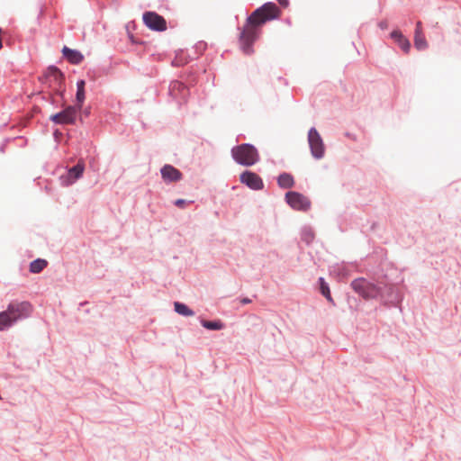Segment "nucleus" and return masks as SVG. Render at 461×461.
Wrapping results in <instances>:
<instances>
[{
	"instance_id": "nucleus-1",
	"label": "nucleus",
	"mask_w": 461,
	"mask_h": 461,
	"mask_svg": "<svg viewBox=\"0 0 461 461\" xmlns=\"http://www.w3.org/2000/svg\"><path fill=\"white\" fill-rule=\"evenodd\" d=\"M280 9L276 4L268 2L256 9L247 19L240 33V41L244 53H252V44L260 32V27L267 21L279 18Z\"/></svg>"
},
{
	"instance_id": "nucleus-2",
	"label": "nucleus",
	"mask_w": 461,
	"mask_h": 461,
	"mask_svg": "<svg viewBox=\"0 0 461 461\" xmlns=\"http://www.w3.org/2000/svg\"><path fill=\"white\" fill-rule=\"evenodd\" d=\"M32 312V305L28 302L12 303L7 309L0 312V330L11 327L19 320L27 318Z\"/></svg>"
},
{
	"instance_id": "nucleus-3",
	"label": "nucleus",
	"mask_w": 461,
	"mask_h": 461,
	"mask_svg": "<svg viewBox=\"0 0 461 461\" xmlns=\"http://www.w3.org/2000/svg\"><path fill=\"white\" fill-rule=\"evenodd\" d=\"M231 156L237 163L246 167L256 164L259 159L257 149L249 143L232 148Z\"/></svg>"
},
{
	"instance_id": "nucleus-4",
	"label": "nucleus",
	"mask_w": 461,
	"mask_h": 461,
	"mask_svg": "<svg viewBox=\"0 0 461 461\" xmlns=\"http://www.w3.org/2000/svg\"><path fill=\"white\" fill-rule=\"evenodd\" d=\"M352 289L364 299H374L380 294V288L365 278H357L351 282Z\"/></svg>"
},
{
	"instance_id": "nucleus-5",
	"label": "nucleus",
	"mask_w": 461,
	"mask_h": 461,
	"mask_svg": "<svg viewBox=\"0 0 461 461\" xmlns=\"http://www.w3.org/2000/svg\"><path fill=\"white\" fill-rule=\"evenodd\" d=\"M308 142L312 155L315 158H321L324 155V144L321 135L315 128L310 129L308 132Z\"/></svg>"
},
{
	"instance_id": "nucleus-6",
	"label": "nucleus",
	"mask_w": 461,
	"mask_h": 461,
	"mask_svg": "<svg viewBox=\"0 0 461 461\" xmlns=\"http://www.w3.org/2000/svg\"><path fill=\"white\" fill-rule=\"evenodd\" d=\"M145 25L153 31L163 32L167 30V22L155 12H146L142 16Z\"/></svg>"
},
{
	"instance_id": "nucleus-7",
	"label": "nucleus",
	"mask_w": 461,
	"mask_h": 461,
	"mask_svg": "<svg viewBox=\"0 0 461 461\" xmlns=\"http://www.w3.org/2000/svg\"><path fill=\"white\" fill-rule=\"evenodd\" d=\"M288 204L294 210L307 211L311 206L310 200L297 192H288L285 194Z\"/></svg>"
},
{
	"instance_id": "nucleus-8",
	"label": "nucleus",
	"mask_w": 461,
	"mask_h": 461,
	"mask_svg": "<svg viewBox=\"0 0 461 461\" xmlns=\"http://www.w3.org/2000/svg\"><path fill=\"white\" fill-rule=\"evenodd\" d=\"M77 106H68L65 110L50 116V120L59 124H73L78 113Z\"/></svg>"
},
{
	"instance_id": "nucleus-9",
	"label": "nucleus",
	"mask_w": 461,
	"mask_h": 461,
	"mask_svg": "<svg viewBox=\"0 0 461 461\" xmlns=\"http://www.w3.org/2000/svg\"><path fill=\"white\" fill-rule=\"evenodd\" d=\"M240 182L254 190H260L263 188V181L258 175L254 172L246 171L240 175Z\"/></svg>"
},
{
	"instance_id": "nucleus-10",
	"label": "nucleus",
	"mask_w": 461,
	"mask_h": 461,
	"mask_svg": "<svg viewBox=\"0 0 461 461\" xmlns=\"http://www.w3.org/2000/svg\"><path fill=\"white\" fill-rule=\"evenodd\" d=\"M160 172L162 179L166 183L177 182L182 178V173L171 165H165Z\"/></svg>"
},
{
	"instance_id": "nucleus-11",
	"label": "nucleus",
	"mask_w": 461,
	"mask_h": 461,
	"mask_svg": "<svg viewBox=\"0 0 461 461\" xmlns=\"http://www.w3.org/2000/svg\"><path fill=\"white\" fill-rule=\"evenodd\" d=\"M85 170V164L83 161H78V163L71 167L68 172L66 179L64 180V185H69L73 184L76 180L80 178L84 173Z\"/></svg>"
},
{
	"instance_id": "nucleus-12",
	"label": "nucleus",
	"mask_w": 461,
	"mask_h": 461,
	"mask_svg": "<svg viewBox=\"0 0 461 461\" xmlns=\"http://www.w3.org/2000/svg\"><path fill=\"white\" fill-rule=\"evenodd\" d=\"M169 92L174 98L185 100L188 94V89L183 83L174 81L170 84Z\"/></svg>"
},
{
	"instance_id": "nucleus-13",
	"label": "nucleus",
	"mask_w": 461,
	"mask_h": 461,
	"mask_svg": "<svg viewBox=\"0 0 461 461\" xmlns=\"http://www.w3.org/2000/svg\"><path fill=\"white\" fill-rule=\"evenodd\" d=\"M414 45L415 48L419 50H425L428 47V42L425 39L423 31H422V23L420 21L417 22L415 33H414Z\"/></svg>"
},
{
	"instance_id": "nucleus-14",
	"label": "nucleus",
	"mask_w": 461,
	"mask_h": 461,
	"mask_svg": "<svg viewBox=\"0 0 461 461\" xmlns=\"http://www.w3.org/2000/svg\"><path fill=\"white\" fill-rule=\"evenodd\" d=\"M46 78L50 84H53L55 86H61L64 76L61 71L56 67H50L46 71Z\"/></svg>"
},
{
	"instance_id": "nucleus-15",
	"label": "nucleus",
	"mask_w": 461,
	"mask_h": 461,
	"mask_svg": "<svg viewBox=\"0 0 461 461\" xmlns=\"http://www.w3.org/2000/svg\"><path fill=\"white\" fill-rule=\"evenodd\" d=\"M391 37L405 53H408L410 51V41L406 37H404L400 31L395 30L392 32Z\"/></svg>"
},
{
	"instance_id": "nucleus-16",
	"label": "nucleus",
	"mask_w": 461,
	"mask_h": 461,
	"mask_svg": "<svg viewBox=\"0 0 461 461\" xmlns=\"http://www.w3.org/2000/svg\"><path fill=\"white\" fill-rule=\"evenodd\" d=\"M62 54L71 64H79L84 59V56L81 52L69 49L67 46L62 49Z\"/></svg>"
},
{
	"instance_id": "nucleus-17",
	"label": "nucleus",
	"mask_w": 461,
	"mask_h": 461,
	"mask_svg": "<svg viewBox=\"0 0 461 461\" xmlns=\"http://www.w3.org/2000/svg\"><path fill=\"white\" fill-rule=\"evenodd\" d=\"M277 183L282 188H291L294 185V177L290 174L284 173L278 176Z\"/></svg>"
},
{
	"instance_id": "nucleus-18",
	"label": "nucleus",
	"mask_w": 461,
	"mask_h": 461,
	"mask_svg": "<svg viewBox=\"0 0 461 461\" xmlns=\"http://www.w3.org/2000/svg\"><path fill=\"white\" fill-rule=\"evenodd\" d=\"M47 261L45 259H35L30 264V271L32 273H40L47 267Z\"/></svg>"
},
{
	"instance_id": "nucleus-19",
	"label": "nucleus",
	"mask_w": 461,
	"mask_h": 461,
	"mask_svg": "<svg viewBox=\"0 0 461 461\" xmlns=\"http://www.w3.org/2000/svg\"><path fill=\"white\" fill-rule=\"evenodd\" d=\"M174 307H175V311L180 315H183V316L194 315V312L191 309H189L188 306H186L185 304H184L182 303L176 302L174 303Z\"/></svg>"
},
{
	"instance_id": "nucleus-20",
	"label": "nucleus",
	"mask_w": 461,
	"mask_h": 461,
	"mask_svg": "<svg viewBox=\"0 0 461 461\" xmlns=\"http://www.w3.org/2000/svg\"><path fill=\"white\" fill-rule=\"evenodd\" d=\"M203 327L211 330H220L224 328V324L221 321H201Z\"/></svg>"
},
{
	"instance_id": "nucleus-21",
	"label": "nucleus",
	"mask_w": 461,
	"mask_h": 461,
	"mask_svg": "<svg viewBox=\"0 0 461 461\" xmlns=\"http://www.w3.org/2000/svg\"><path fill=\"white\" fill-rule=\"evenodd\" d=\"M320 284H321V292L322 295L325 296L329 301H332L329 285L325 283V281L322 277L320 278Z\"/></svg>"
},
{
	"instance_id": "nucleus-22",
	"label": "nucleus",
	"mask_w": 461,
	"mask_h": 461,
	"mask_svg": "<svg viewBox=\"0 0 461 461\" xmlns=\"http://www.w3.org/2000/svg\"><path fill=\"white\" fill-rule=\"evenodd\" d=\"M85 90H80V89H77V95H76V100H77V107L78 110H81L82 108V105H83V103L85 101Z\"/></svg>"
},
{
	"instance_id": "nucleus-23",
	"label": "nucleus",
	"mask_w": 461,
	"mask_h": 461,
	"mask_svg": "<svg viewBox=\"0 0 461 461\" xmlns=\"http://www.w3.org/2000/svg\"><path fill=\"white\" fill-rule=\"evenodd\" d=\"M187 202L184 199H177L176 202H175V204L177 206V207H180V208H184L185 205H186Z\"/></svg>"
},
{
	"instance_id": "nucleus-24",
	"label": "nucleus",
	"mask_w": 461,
	"mask_h": 461,
	"mask_svg": "<svg viewBox=\"0 0 461 461\" xmlns=\"http://www.w3.org/2000/svg\"><path fill=\"white\" fill-rule=\"evenodd\" d=\"M86 82L84 80H79L77 83V88L80 90H85Z\"/></svg>"
},
{
	"instance_id": "nucleus-25",
	"label": "nucleus",
	"mask_w": 461,
	"mask_h": 461,
	"mask_svg": "<svg viewBox=\"0 0 461 461\" xmlns=\"http://www.w3.org/2000/svg\"><path fill=\"white\" fill-rule=\"evenodd\" d=\"M280 5L286 8L289 5L288 0H276Z\"/></svg>"
},
{
	"instance_id": "nucleus-26",
	"label": "nucleus",
	"mask_w": 461,
	"mask_h": 461,
	"mask_svg": "<svg viewBox=\"0 0 461 461\" xmlns=\"http://www.w3.org/2000/svg\"><path fill=\"white\" fill-rule=\"evenodd\" d=\"M250 303V300L249 298H244L242 300V303Z\"/></svg>"
},
{
	"instance_id": "nucleus-27",
	"label": "nucleus",
	"mask_w": 461,
	"mask_h": 461,
	"mask_svg": "<svg viewBox=\"0 0 461 461\" xmlns=\"http://www.w3.org/2000/svg\"><path fill=\"white\" fill-rule=\"evenodd\" d=\"M174 63L176 65V66H179L180 63H178L177 61H174Z\"/></svg>"
}]
</instances>
